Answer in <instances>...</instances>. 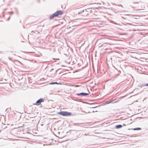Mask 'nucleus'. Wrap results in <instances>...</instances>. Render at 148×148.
Returning <instances> with one entry per match:
<instances>
[{"label":"nucleus","mask_w":148,"mask_h":148,"mask_svg":"<svg viewBox=\"0 0 148 148\" xmlns=\"http://www.w3.org/2000/svg\"><path fill=\"white\" fill-rule=\"evenodd\" d=\"M63 13V12L62 10H60L57 11L51 15L49 17V18L50 19H52L54 17L58 16L59 15H62Z\"/></svg>","instance_id":"1"},{"label":"nucleus","mask_w":148,"mask_h":148,"mask_svg":"<svg viewBox=\"0 0 148 148\" xmlns=\"http://www.w3.org/2000/svg\"><path fill=\"white\" fill-rule=\"evenodd\" d=\"M58 114L62 116H71V112L66 111H61L59 112Z\"/></svg>","instance_id":"2"},{"label":"nucleus","mask_w":148,"mask_h":148,"mask_svg":"<svg viewBox=\"0 0 148 148\" xmlns=\"http://www.w3.org/2000/svg\"><path fill=\"white\" fill-rule=\"evenodd\" d=\"M44 100V99L40 98L36 101L35 104L38 106L40 105L41 104V102H43Z\"/></svg>","instance_id":"3"},{"label":"nucleus","mask_w":148,"mask_h":148,"mask_svg":"<svg viewBox=\"0 0 148 148\" xmlns=\"http://www.w3.org/2000/svg\"><path fill=\"white\" fill-rule=\"evenodd\" d=\"M89 94V93H86L81 92L80 93L77 94V95L78 96H86Z\"/></svg>","instance_id":"4"},{"label":"nucleus","mask_w":148,"mask_h":148,"mask_svg":"<svg viewBox=\"0 0 148 148\" xmlns=\"http://www.w3.org/2000/svg\"><path fill=\"white\" fill-rule=\"evenodd\" d=\"M122 126L121 125H116V128L117 129H119L121 128Z\"/></svg>","instance_id":"5"},{"label":"nucleus","mask_w":148,"mask_h":148,"mask_svg":"<svg viewBox=\"0 0 148 148\" xmlns=\"http://www.w3.org/2000/svg\"><path fill=\"white\" fill-rule=\"evenodd\" d=\"M134 130H141V128L140 127H137V128H135L133 129Z\"/></svg>","instance_id":"6"},{"label":"nucleus","mask_w":148,"mask_h":148,"mask_svg":"<svg viewBox=\"0 0 148 148\" xmlns=\"http://www.w3.org/2000/svg\"><path fill=\"white\" fill-rule=\"evenodd\" d=\"M84 10H82V11H80V12H79L78 13V14H81L82 13L84 12Z\"/></svg>","instance_id":"7"},{"label":"nucleus","mask_w":148,"mask_h":148,"mask_svg":"<svg viewBox=\"0 0 148 148\" xmlns=\"http://www.w3.org/2000/svg\"><path fill=\"white\" fill-rule=\"evenodd\" d=\"M148 86V83L147 84H143L142 85L141 87L142 86Z\"/></svg>","instance_id":"8"},{"label":"nucleus","mask_w":148,"mask_h":148,"mask_svg":"<svg viewBox=\"0 0 148 148\" xmlns=\"http://www.w3.org/2000/svg\"><path fill=\"white\" fill-rule=\"evenodd\" d=\"M58 84V83L57 82H52V83H50L49 84Z\"/></svg>","instance_id":"9"},{"label":"nucleus","mask_w":148,"mask_h":148,"mask_svg":"<svg viewBox=\"0 0 148 148\" xmlns=\"http://www.w3.org/2000/svg\"><path fill=\"white\" fill-rule=\"evenodd\" d=\"M74 86L75 87H78L79 86L78 85H75Z\"/></svg>","instance_id":"10"},{"label":"nucleus","mask_w":148,"mask_h":148,"mask_svg":"<svg viewBox=\"0 0 148 148\" xmlns=\"http://www.w3.org/2000/svg\"><path fill=\"white\" fill-rule=\"evenodd\" d=\"M9 13H11L12 14L13 13V12H9Z\"/></svg>","instance_id":"11"},{"label":"nucleus","mask_w":148,"mask_h":148,"mask_svg":"<svg viewBox=\"0 0 148 148\" xmlns=\"http://www.w3.org/2000/svg\"><path fill=\"white\" fill-rule=\"evenodd\" d=\"M97 107V106H95V107H91V108H96Z\"/></svg>","instance_id":"12"},{"label":"nucleus","mask_w":148,"mask_h":148,"mask_svg":"<svg viewBox=\"0 0 148 148\" xmlns=\"http://www.w3.org/2000/svg\"><path fill=\"white\" fill-rule=\"evenodd\" d=\"M119 34L121 35H124V34Z\"/></svg>","instance_id":"13"},{"label":"nucleus","mask_w":148,"mask_h":148,"mask_svg":"<svg viewBox=\"0 0 148 148\" xmlns=\"http://www.w3.org/2000/svg\"><path fill=\"white\" fill-rule=\"evenodd\" d=\"M97 112V111H93L92 112Z\"/></svg>","instance_id":"14"},{"label":"nucleus","mask_w":148,"mask_h":148,"mask_svg":"<svg viewBox=\"0 0 148 148\" xmlns=\"http://www.w3.org/2000/svg\"><path fill=\"white\" fill-rule=\"evenodd\" d=\"M10 17H9L8 18V20H9L10 19Z\"/></svg>","instance_id":"15"},{"label":"nucleus","mask_w":148,"mask_h":148,"mask_svg":"<svg viewBox=\"0 0 148 148\" xmlns=\"http://www.w3.org/2000/svg\"><path fill=\"white\" fill-rule=\"evenodd\" d=\"M138 3V2H137V3Z\"/></svg>","instance_id":"16"},{"label":"nucleus","mask_w":148,"mask_h":148,"mask_svg":"<svg viewBox=\"0 0 148 148\" xmlns=\"http://www.w3.org/2000/svg\"><path fill=\"white\" fill-rule=\"evenodd\" d=\"M21 42H23V41H21Z\"/></svg>","instance_id":"17"}]
</instances>
